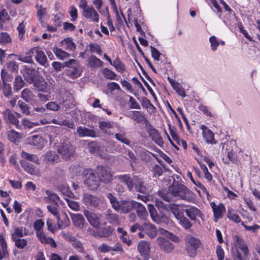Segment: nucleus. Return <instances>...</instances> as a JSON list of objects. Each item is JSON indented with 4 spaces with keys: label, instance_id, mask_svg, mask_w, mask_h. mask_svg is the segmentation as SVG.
Here are the masks:
<instances>
[{
    "label": "nucleus",
    "instance_id": "0eeeda50",
    "mask_svg": "<svg viewBox=\"0 0 260 260\" xmlns=\"http://www.w3.org/2000/svg\"><path fill=\"white\" fill-rule=\"evenodd\" d=\"M57 151L63 158L67 159L73 155L75 150L68 140L63 139L58 146Z\"/></svg>",
    "mask_w": 260,
    "mask_h": 260
},
{
    "label": "nucleus",
    "instance_id": "423d86ee",
    "mask_svg": "<svg viewBox=\"0 0 260 260\" xmlns=\"http://www.w3.org/2000/svg\"><path fill=\"white\" fill-rule=\"evenodd\" d=\"M101 182L109 183L112 181V174L108 167L100 165L94 170Z\"/></svg>",
    "mask_w": 260,
    "mask_h": 260
},
{
    "label": "nucleus",
    "instance_id": "2f4dec72",
    "mask_svg": "<svg viewBox=\"0 0 260 260\" xmlns=\"http://www.w3.org/2000/svg\"><path fill=\"white\" fill-rule=\"evenodd\" d=\"M21 167L28 173L31 175H38L39 174L38 170L34 167L33 165L24 160L20 161Z\"/></svg>",
    "mask_w": 260,
    "mask_h": 260
},
{
    "label": "nucleus",
    "instance_id": "4d7b16f0",
    "mask_svg": "<svg viewBox=\"0 0 260 260\" xmlns=\"http://www.w3.org/2000/svg\"><path fill=\"white\" fill-rule=\"evenodd\" d=\"M11 42V38L9 35L6 32L0 34V44L5 45Z\"/></svg>",
    "mask_w": 260,
    "mask_h": 260
},
{
    "label": "nucleus",
    "instance_id": "a18cd8bd",
    "mask_svg": "<svg viewBox=\"0 0 260 260\" xmlns=\"http://www.w3.org/2000/svg\"><path fill=\"white\" fill-rule=\"evenodd\" d=\"M113 66L117 71L120 73H123L125 71L124 64L118 58H116L112 64Z\"/></svg>",
    "mask_w": 260,
    "mask_h": 260
},
{
    "label": "nucleus",
    "instance_id": "f03ea898",
    "mask_svg": "<svg viewBox=\"0 0 260 260\" xmlns=\"http://www.w3.org/2000/svg\"><path fill=\"white\" fill-rule=\"evenodd\" d=\"M22 73L25 81L32 84L38 90L43 91L46 88V82L43 78L38 76V72L35 69L25 67Z\"/></svg>",
    "mask_w": 260,
    "mask_h": 260
},
{
    "label": "nucleus",
    "instance_id": "052dcab7",
    "mask_svg": "<svg viewBox=\"0 0 260 260\" xmlns=\"http://www.w3.org/2000/svg\"><path fill=\"white\" fill-rule=\"evenodd\" d=\"M45 106L47 110L53 111H58L60 109L59 105L54 102H50Z\"/></svg>",
    "mask_w": 260,
    "mask_h": 260
},
{
    "label": "nucleus",
    "instance_id": "e2e57ef3",
    "mask_svg": "<svg viewBox=\"0 0 260 260\" xmlns=\"http://www.w3.org/2000/svg\"><path fill=\"white\" fill-rule=\"evenodd\" d=\"M151 170L153 172L154 176H159L162 174V170L161 167L157 164H154L152 166Z\"/></svg>",
    "mask_w": 260,
    "mask_h": 260
},
{
    "label": "nucleus",
    "instance_id": "a19ab883",
    "mask_svg": "<svg viewBox=\"0 0 260 260\" xmlns=\"http://www.w3.org/2000/svg\"><path fill=\"white\" fill-rule=\"evenodd\" d=\"M131 118L138 123L146 121V119L141 111H134L132 112Z\"/></svg>",
    "mask_w": 260,
    "mask_h": 260
},
{
    "label": "nucleus",
    "instance_id": "dca6fc26",
    "mask_svg": "<svg viewBox=\"0 0 260 260\" xmlns=\"http://www.w3.org/2000/svg\"><path fill=\"white\" fill-rule=\"evenodd\" d=\"M84 214L89 223L94 227L98 228L100 225V218L98 215L88 210L84 211Z\"/></svg>",
    "mask_w": 260,
    "mask_h": 260
},
{
    "label": "nucleus",
    "instance_id": "393cba45",
    "mask_svg": "<svg viewBox=\"0 0 260 260\" xmlns=\"http://www.w3.org/2000/svg\"><path fill=\"white\" fill-rule=\"evenodd\" d=\"M118 179L120 180L122 183L126 185L128 190L131 191L135 185V177L134 179L132 178L129 175L124 174L119 175L117 177Z\"/></svg>",
    "mask_w": 260,
    "mask_h": 260
},
{
    "label": "nucleus",
    "instance_id": "de8ad7c7",
    "mask_svg": "<svg viewBox=\"0 0 260 260\" xmlns=\"http://www.w3.org/2000/svg\"><path fill=\"white\" fill-rule=\"evenodd\" d=\"M115 138L119 141L127 145H129L131 141L128 139L125 136V133L123 132L116 133L115 135Z\"/></svg>",
    "mask_w": 260,
    "mask_h": 260
},
{
    "label": "nucleus",
    "instance_id": "39448f33",
    "mask_svg": "<svg viewBox=\"0 0 260 260\" xmlns=\"http://www.w3.org/2000/svg\"><path fill=\"white\" fill-rule=\"evenodd\" d=\"M200 241L188 235L185 238V248L189 256L194 257L197 254V249L200 245Z\"/></svg>",
    "mask_w": 260,
    "mask_h": 260
},
{
    "label": "nucleus",
    "instance_id": "aec40b11",
    "mask_svg": "<svg viewBox=\"0 0 260 260\" xmlns=\"http://www.w3.org/2000/svg\"><path fill=\"white\" fill-rule=\"evenodd\" d=\"M186 215L192 220H196L197 217L202 218L203 215L201 211L197 208L190 206L188 208L184 210Z\"/></svg>",
    "mask_w": 260,
    "mask_h": 260
},
{
    "label": "nucleus",
    "instance_id": "603ef678",
    "mask_svg": "<svg viewBox=\"0 0 260 260\" xmlns=\"http://www.w3.org/2000/svg\"><path fill=\"white\" fill-rule=\"evenodd\" d=\"M14 242L15 245L18 248L23 249L27 244V241L25 239L17 238L15 239H12Z\"/></svg>",
    "mask_w": 260,
    "mask_h": 260
},
{
    "label": "nucleus",
    "instance_id": "f704fd0d",
    "mask_svg": "<svg viewBox=\"0 0 260 260\" xmlns=\"http://www.w3.org/2000/svg\"><path fill=\"white\" fill-rule=\"evenodd\" d=\"M107 220L111 223L118 224L119 218L117 214L113 213L111 210H108L105 213Z\"/></svg>",
    "mask_w": 260,
    "mask_h": 260
},
{
    "label": "nucleus",
    "instance_id": "6e6d98bb",
    "mask_svg": "<svg viewBox=\"0 0 260 260\" xmlns=\"http://www.w3.org/2000/svg\"><path fill=\"white\" fill-rule=\"evenodd\" d=\"M146 233L151 238H155L157 235V231L155 225L150 224L146 228Z\"/></svg>",
    "mask_w": 260,
    "mask_h": 260
},
{
    "label": "nucleus",
    "instance_id": "f3484780",
    "mask_svg": "<svg viewBox=\"0 0 260 260\" xmlns=\"http://www.w3.org/2000/svg\"><path fill=\"white\" fill-rule=\"evenodd\" d=\"M201 129L202 130V135L207 143L216 144V142L214 138V133L206 126L202 125Z\"/></svg>",
    "mask_w": 260,
    "mask_h": 260
},
{
    "label": "nucleus",
    "instance_id": "2eb2a0df",
    "mask_svg": "<svg viewBox=\"0 0 260 260\" xmlns=\"http://www.w3.org/2000/svg\"><path fill=\"white\" fill-rule=\"evenodd\" d=\"M71 217L74 225L79 230L87 225L83 216L80 214H71Z\"/></svg>",
    "mask_w": 260,
    "mask_h": 260
},
{
    "label": "nucleus",
    "instance_id": "ea45409f",
    "mask_svg": "<svg viewBox=\"0 0 260 260\" xmlns=\"http://www.w3.org/2000/svg\"><path fill=\"white\" fill-rule=\"evenodd\" d=\"M21 156L24 159L34 162L37 164H39V158L36 155L29 154L25 151H22L21 153Z\"/></svg>",
    "mask_w": 260,
    "mask_h": 260
},
{
    "label": "nucleus",
    "instance_id": "b1692460",
    "mask_svg": "<svg viewBox=\"0 0 260 260\" xmlns=\"http://www.w3.org/2000/svg\"><path fill=\"white\" fill-rule=\"evenodd\" d=\"M148 209L150 213V216L152 220L155 223L158 224L161 221H164V218H167L166 217L162 216L160 217L157 213L156 210L154 206L151 204H148Z\"/></svg>",
    "mask_w": 260,
    "mask_h": 260
},
{
    "label": "nucleus",
    "instance_id": "6ab92c4d",
    "mask_svg": "<svg viewBox=\"0 0 260 260\" xmlns=\"http://www.w3.org/2000/svg\"><path fill=\"white\" fill-rule=\"evenodd\" d=\"M148 133L150 138L158 146H162L164 142L162 138L160 136L158 131L153 127L150 126L148 129Z\"/></svg>",
    "mask_w": 260,
    "mask_h": 260
},
{
    "label": "nucleus",
    "instance_id": "680f3d73",
    "mask_svg": "<svg viewBox=\"0 0 260 260\" xmlns=\"http://www.w3.org/2000/svg\"><path fill=\"white\" fill-rule=\"evenodd\" d=\"M237 242L239 244L240 249L243 252L245 256H247L248 253V247L242 240H238Z\"/></svg>",
    "mask_w": 260,
    "mask_h": 260
},
{
    "label": "nucleus",
    "instance_id": "a211bd4d",
    "mask_svg": "<svg viewBox=\"0 0 260 260\" xmlns=\"http://www.w3.org/2000/svg\"><path fill=\"white\" fill-rule=\"evenodd\" d=\"M34 54L36 53V60L40 64L45 66L47 61V58L44 52L40 47L32 48Z\"/></svg>",
    "mask_w": 260,
    "mask_h": 260
},
{
    "label": "nucleus",
    "instance_id": "4be33fe9",
    "mask_svg": "<svg viewBox=\"0 0 260 260\" xmlns=\"http://www.w3.org/2000/svg\"><path fill=\"white\" fill-rule=\"evenodd\" d=\"M28 230L23 226L14 227V232L11 234V239L20 238L28 235Z\"/></svg>",
    "mask_w": 260,
    "mask_h": 260
},
{
    "label": "nucleus",
    "instance_id": "bf43d9fd",
    "mask_svg": "<svg viewBox=\"0 0 260 260\" xmlns=\"http://www.w3.org/2000/svg\"><path fill=\"white\" fill-rule=\"evenodd\" d=\"M22 125L24 128H31L34 126H38L40 125L39 122H32L30 121L27 119H23L21 121Z\"/></svg>",
    "mask_w": 260,
    "mask_h": 260
},
{
    "label": "nucleus",
    "instance_id": "c9c22d12",
    "mask_svg": "<svg viewBox=\"0 0 260 260\" xmlns=\"http://www.w3.org/2000/svg\"><path fill=\"white\" fill-rule=\"evenodd\" d=\"M34 54V51L32 50V48H31L26 52L25 56H19L18 59L24 62L32 63L33 62L32 56Z\"/></svg>",
    "mask_w": 260,
    "mask_h": 260
},
{
    "label": "nucleus",
    "instance_id": "7c9ffc66",
    "mask_svg": "<svg viewBox=\"0 0 260 260\" xmlns=\"http://www.w3.org/2000/svg\"><path fill=\"white\" fill-rule=\"evenodd\" d=\"M36 235L38 238L41 242V243L45 244L52 243V246L54 247L56 246V244L54 240L51 238L46 237L45 234L42 231L36 232Z\"/></svg>",
    "mask_w": 260,
    "mask_h": 260
},
{
    "label": "nucleus",
    "instance_id": "13d9d810",
    "mask_svg": "<svg viewBox=\"0 0 260 260\" xmlns=\"http://www.w3.org/2000/svg\"><path fill=\"white\" fill-rule=\"evenodd\" d=\"M69 207L74 211H77L79 210L80 206L78 202L74 201L70 199H65Z\"/></svg>",
    "mask_w": 260,
    "mask_h": 260
},
{
    "label": "nucleus",
    "instance_id": "49530a36",
    "mask_svg": "<svg viewBox=\"0 0 260 260\" xmlns=\"http://www.w3.org/2000/svg\"><path fill=\"white\" fill-rule=\"evenodd\" d=\"M102 73L104 76L108 79L117 80L116 79L117 75L114 72L107 68H104L102 71Z\"/></svg>",
    "mask_w": 260,
    "mask_h": 260
},
{
    "label": "nucleus",
    "instance_id": "412c9836",
    "mask_svg": "<svg viewBox=\"0 0 260 260\" xmlns=\"http://www.w3.org/2000/svg\"><path fill=\"white\" fill-rule=\"evenodd\" d=\"M210 206L214 212V220L217 221V219L222 218V213L225 211V207L222 204L217 205L214 202L211 203Z\"/></svg>",
    "mask_w": 260,
    "mask_h": 260
},
{
    "label": "nucleus",
    "instance_id": "20e7f679",
    "mask_svg": "<svg viewBox=\"0 0 260 260\" xmlns=\"http://www.w3.org/2000/svg\"><path fill=\"white\" fill-rule=\"evenodd\" d=\"M84 184L91 190H96L100 186V179L94 170L86 169L84 171Z\"/></svg>",
    "mask_w": 260,
    "mask_h": 260
},
{
    "label": "nucleus",
    "instance_id": "72a5a7b5",
    "mask_svg": "<svg viewBox=\"0 0 260 260\" xmlns=\"http://www.w3.org/2000/svg\"><path fill=\"white\" fill-rule=\"evenodd\" d=\"M35 94L29 88L24 89L21 93V98L26 102L30 103L35 97Z\"/></svg>",
    "mask_w": 260,
    "mask_h": 260
},
{
    "label": "nucleus",
    "instance_id": "473e14b6",
    "mask_svg": "<svg viewBox=\"0 0 260 260\" xmlns=\"http://www.w3.org/2000/svg\"><path fill=\"white\" fill-rule=\"evenodd\" d=\"M135 186L137 191L143 193H146L148 189L144 183L137 177H135Z\"/></svg>",
    "mask_w": 260,
    "mask_h": 260
},
{
    "label": "nucleus",
    "instance_id": "c03bdc74",
    "mask_svg": "<svg viewBox=\"0 0 260 260\" xmlns=\"http://www.w3.org/2000/svg\"><path fill=\"white\" fill-rule=\"evenodd\" d=\"M45 159L48 163L53 164L57 161L58 156L55 152L50 151L45 155Z\"/></svg>",
    "mask_w": 260,
    "mask_h": 260
},
{
    "label": "nucleus",
    "instance_id": "5701e85b",
    "mask_svg": "<svg viewBox=\"0 0 260 260\" xmlns=\"http://www.w3.org/2000/svg\"><path fill=\"white\" fill-rule=\"evenodd\" d=\"M77 133L79 137H96V133L93 129H89L85 127L78 126L77 129Z\"/></svg>",
    "mask_w": 260,
    "mask_h": 260
},
{
    "label": "nucleus",
    "instance_id": "58836bf2",
    "mask_svg": "<svg viewBox=\"0 0 260 260\" xmlns=\"http://www.w3.org/2000/svg\"><path fill=\"white\" fill-rule=\"evenodd\" d=\"M88 62L90 67L94 68H99L103 64V62L94 55L91 56L88 58Z\"/></svg>",
    "mask_w": 260,
    "mask_h": 260
},
{
    "label": "nucleus",
    "instance_id": "c85d7f7f",
    "mask_svg": "<svg viewBox=\"0 0 260 260\" xmlns=\"http://www.w3.org/2000/svg\"><path fill=\"white\" fill-rule=\"evenodd\" d=\"M7 136L8 140L14 143H18L21 139L20 134L14 129H10L7 132Z\"/></svg>",
    "mask_w": 260,
    "mask_h": 260
},
{
    "label": "nucleus",
    "instance_id": "e433bc0d",
    "mask_svg": "<svg viewBox=\"0 0 260 260\" xmlns=\"http://www.w3.org/2000/svg\"><path fill=\"white\" fill-rule=\"evenodd\" d=\"M58 208L59 205L58 203L51 204L47 206L48 211L53 215L57 218L58 221L60 220V216L58 210Z\"/></svg>",
    "mask_w": 260,
    "mask_h": 260
},
{
    "label": "nucleus",
    "instance_id": "338daca9",
    "mask_svg": "<svg viewBox=\"0 0 260 260\" xmlns=\"http://www.w3.org/2000/svg\"><path fill=\"white\" fill-rule=\"evenodd\" d=\"M73 246L79 252H84V248L82 243L79 240H76L72 243Z\"/></svg>",
    "mask_w": 260,
    "mask_h": 260
},
{
    "label": "nucleus",
    "instance_id": "1a4fd4ad",
    "mask_svg": "<svg viewBox=\"0 0 260 260\" xmlns=\"http://www.w3.org/2000/svg\"><path fill=\"white\" fill-rule=\"evenodd\" d=\"M156 242L161 250L165 253H172L174 250V245L167 239L159 237L156 239Z\"/></svg>",
    "mask_w": 260,
    "mask_h": 260
},
{
    "label": "nucleus",
    "instance_id": "bb28decb",
    "mask_svg": "<svg viewBox=\"0 0 260 260\" xmlns=\"http://www.w3.org/2000/svg\"><path fill=\"white\" fill-rule=\"evenodd\" d=\"M134 209H136L138 216L141 219H145L147 216L148 213L145 207L140 203L135 201L134 203Z\"/></svg>",
    "mask_w": 260,
    "mask_h": 260
},
{
    "label": "nucleus",
    "instance_id": "864d4df0",
    "mask_svg": "<svg viewBox=\"0 0 260 260\" xmlns=\"http://www.w3.org/2000/svg\"><path fill=\"white\" fill-rule=\"evenodd\" d=\"M18 106L20 108L21 112L26 115L30 114L29 106L24 102L19 100L18 102Z\"/></svg>",
    "mask_w": 260,
    "mask_h": 260
},
{
    "label": "nucleus",
    "instance_id": "774afa93",
    "mask_svg": "<svg viewBox=\"0 0 260 260\" xmlns=\"http://www.w3.org/2000/svg\"><path fill=\"white\" fill-rule=\"evenodd\" d=\"M150 48L152 57L155 60L158 61L159 60L160 55H161L160 53L157 49L152 46H150Z\"/></svg>",
    "mask_w": 260,
    "mask_h": 260
},
{
    "label": "nucleus",
    "instance_id": "3c124183",
    "mask_svg": "<svg viewBox=\"0 0 260 260\" xmlns=\"http://www.w3.org/2000/svg\"><path fill=\"white\" fill-rule=\"evenodd\" d=\"M1 75L3 84L8 83V82H11L13 79V76L7 72L4 69L1 71Z\"/></svg>",
    "mask_w": 260,
    "mask_h": 260
},
{
    "label": "nucleus",
    "instance_id": "cd10ccee",
    "mask_svg": "<svg viewBox=\"0 0 260 260\" xmlns=\"http://www.w3.org/2000/svg\"><path fill=\"white\" fill-rule=\"evenodd\" d=\"M0 260L8 255L7 243L3 235H0Z\"/></svg>",
    "mask_w": 260,
    "mask_h": 260
},
{
    "label": "nucleus",
    "instance_id": "4468645a",
    "mask_svg": "<svg viewBox=\"0 0 260 260\" xmlns=\"http://www.w3.org/2000/svg\"><path fill=\"white\" fill-rule=\"evenodd\" d=\"M83 16L94 22H98L99 21L100 15L95 10L94 8L90 6H88V9L82 11Z\"/></svg>",
    "mask_w": 260,
    "mask_h": 260
},
{
    "label": "nucleus",
    "instance_id": "69168bd1",
    "mask_svg": "<svg viewBox=\"0 0 260 260\" xmlns=\"http://www.w3.org/2000/svg\"><path fill=\"white\" fill-rule=\"evenodd\" d=\"M89 50L91 52H96L97 53L101 54L102 53V50L100 46L96 44L91 43L89 45Z\"/></svg>",
    "mask_w": 260,
    "mask_h": 260
},
{
    "label": "nucleus",
    "instance_id": "9d476101",
    "mask_svg": "<svg viewBox=\"0 0 260 260\" xmlns=\"http://www.w3.org/2000/svg\"><path fill=\"white\" fill-rule=\"evenodd\" d=\"M82 201L86 206L91 208L98 207L101 202L99 197L89 193H84Z\"/></svg>",
    "mask_w": 260,
    "mask_h": 260
},
{
    "label": "nucleus",
    "instance_id": "37998d69",
    "mask_svg": "<svg viewBox=\"0 0 260 260\" xmlns=\"http://www.w3.org/2000/svg\"><path fill=\"white\" fill-rule=\"evenodd\" d=\"M25 85V82L20 76H16L14 83V90L17 92Z\"/></svg>",
    "mask_w": 260,
    "mask_h": 260
},
{
    "label": "nucleus",
    "instance_id": "c756f323",
    "mask_svg": "<svg viewBox=\"0 0 260 260\" xmlns=\"http://www.w3.org/2000/svg\"><path fill=\"white\" fill-rule=\"evenodd\" d=\"M45 193L47 196L44 197L43 199L45 202L47 203L51 202L52 204L58 203V201L59 200V198L57 194L50 190H46Z\"/></svg>",
    "mask_w": 260,
    "mask_h": 260
},
{
    "label": "nucleus",
    "instance_id": "79ce46f5",
    "mask_svg": "<svg viewBox=\"0 0 260 260\" xmlns=\"http://www.w3.org/2000/svg\"><path fill=\"white\" fill-rule=\"evenodd\" d=\"M52 51L57 57L60 59H63L70 56L69 53L57 47L53 48Z\"/></svg>",
    "mask_w": 260,
    "mask_h": 260
},
{
    "label": "nucleus",
    "instance_id": "9b49d317",
    "mask_svg": "<svg viewBox=\"0 0 260 260\" xmlns=\"http://www.w3.org/2000/svg\"><path fill=\"white\" fill-rule=\"evenodd\" d=\"M28 144L36 147L38 149H42L45 143V140L39 135H34L26 139Z\"/></svg>",
    "mask_w": 260,
    "mask_h": 260
},
{
    "label": "nucleus",
    "instance_id": "8fccbe9b",
    "mask_svg": "<svg viewBox=\"0 0 260 260\" xmlns=\"http://www.w3.org/2000/svg\"><path fill=\"white\" fill-rule=\"evenodd\" d=\"M99 126L100 128L105 133H107L108 130L109 128L113 127V122H111L109 121H100L99 123Z\"/></svg>",
    "mask_w": 260,
    "mask_h": 260
},
{
    "label": "nucleus",
    "instance_id": "f257e3e1",
    "mask_svg": "<svg viewBox=\"0 0 260 260\" xmlns=\"http://www.w3.org/2000/svg\"><path fill=\"white\" fill-rule=\"evenodd\" d=\"M158 195L168 202L172 201L173 197H177L188 202H193L194 200V193L186 186L178 182H175L169 186L168 191L165 190L158 191Z\"/></svg>",
    "mask_w": 260,
    "mask_h": 260
},
{
    "label": "nucleus",
    "instance_id": "09e8293b",
    "mask_svg": "<svg viewBox=\"0 0 260 260\" xmlns=\"http://www.w3.org/2000/svg\"><path fill=\"white\" fill-rule=\"evenodd\" d=\"M3 92L4 96L7 98H10L13 94L11 85L9 83L3 84Z\"/></svg>",
    "mask_w": 260,
    "mask_h": 260
},
{
    "label": "nucleus",
    "instance_id": "f8f14e48",
    "mask_svg": "<svg viewBox=\"0 0 260 260\" xmlns=\"http://www.w3.org/2000/svg\"><path fill=\"white\" fill-rule=\"evenodd\" d=\"M4 119L7 123H10L16 126L17 128L19 127V120L16 117L15 114L10 109H6L2 113Z\"/></svg>",
    "mask_w": 260,
    "mask_h": 260
},
{
    "label": "nucleus",
    "instance_id": "6e6552de",
    "mask_svg": "<svg viewBox=\"0 0 260 260\" xmlns=\"http://www.w3.org/2000/svg\"><path fill=\"white\" fill-rule=\"evenodd\" d=\"M137 250L142 259L137 258L139 260H149L150 258V243L145 240L140 241L137 245Z\"/></svg>",
    "mask_w": 260,
    "mask_h": 260
},
{
    "label": "nucleus",
    "instance_id": "7ed1b4c3",
    "mask_svg": "<svg viewBox=\"0 0 260 260\" xmlns=\"http://www.w3.org/2000/svg\"><path fill=\"white\" fill-rule=\"evenodd\" d=\"M64 66L67 68L63 74L72 80H75L81 75L82 69L79 62L75 59H71L64 62Z\"/></svg>",
    "mask_w": 260,
    "mask_h": 260
},
{
    "label": "nucleus",
    "instance_id": "a878e982",
    "mask_svg": "<svg viewBox=\"0 0 260 260\" xmlns=\"http://www.w3.org/2000/svg\"><path fill=\"white\" fill-rule=\"evenodd\" d=\"M62 47L69 51H74L76 48V44L73 42L71 38H67L60 42Z\"/></svg>",
    "mask_w": 260,
    "mask_h": 260
},
{
    "label": "nucleus",
    "instance_id": "ddd939ff",
    "mask_svg": "<svg viewBox=\"0 0 260 260\" xmlns=\"http://www.w3.org/2000/svg\"><path fill=\"white\" fill-rule=\"evenodd\" d=\"M135 202V201L120 200L119 201V209L116 211L124 214L127 213L134 209Z\"/></svg>",
    "mask_w": 260,
    "mask_h": 260
},
{
    "label": "nucleus",
    "instance_id": "0e129e2a",
    "mask_svg": "<svg viewBox=\"0 0 260 260\" xmlns=\"http://www.w3.org/2000/svg\"><path fill=\"white\" fill-rule=\"evenodd\" d=\"M173 88L177 92V93L182 97L184 98L186 96V94L184 90L180 87L178 83H177L174 85Z\"/></svg>",
    "mask_w": 260,
    "mask_h": 260
},
{
    "label": "nucleus",
    "instance_id": "5fc2aeb1",
    "mask_svg": "<svg viewBox=\"0 0 260 260\" xmlns=\"http://www.w3.org/2000/svg\"><path fill=\"white\" fill-rule=\"evenodd\" d=\"M179 223L184 229L186 230H190L192 226V223L185 216L180 218V220L179 221Z\"/></svg>",
    "mask_w": 260,
    "mask_h": 260
},
{
    "label": "nucleus",
    "instance_id": "4c0bfd02",
    "mask_svg": "<svg viewBox=\"0 0 260 260\" xmlns=\"http://www.w3.org/2000/svg\"><path fill=\"white\" fill-rule=\"evenodd\" d=\"M106 197L109 199L110 204H111L112 207L116 210L119 209V201L117 200V199L111 193L108 192L105 194Z\"/></svg>",
    "mask_w": 260,
    "mask_h": 260
}]
</instances>
